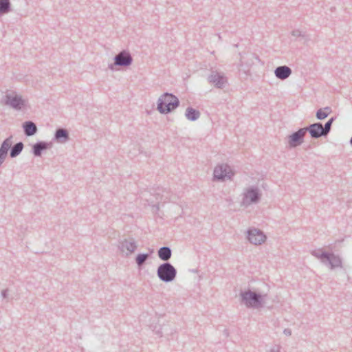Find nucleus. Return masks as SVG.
Instances as JSON below:
<instances>
[{
  "label": "nucleus",
  "mask_w": 352,
  "mask_h": 352,
  "mask_svg": "<svg viewBox=\"0 0 352 352\" xmlns=\"http://www.w3.org/2000/svg\"><path fill=\"white\" fill-rule=\"evenodd\" d=\"M23 146L24 145L22 142L15 144L12 147L10 146V157L14 158L17 157L23 151Z\"/></svg>",
  "instance_id": "nucleus-22"
},
{
  "label": "nucleus",
  "mask_w": 352,
  "mask_h": 352,
  "mask_svg": "<svg viewBox=\"0 0 352 352\" xmlns=\"http://www.w3.org/2000/svg\"><path fill=\"white\" fill-rule=\"evenodd\" d=\"M12 10L10 0H0V15L7 14Z\"/></svg>",
  "instance_id": "nucleus-25"
},
{
  "label": "nucleus",
  "mask_w": 352,
  "mask_h": 352,
  "mask_svg": "<svg viewBox=\"0 0 352 352\" xmlns=\"http://www.w3.org/2000/svg\"><path fill=\"white\" fill-rule=\"evenodd\" d=\"M23 129L26 136H32L37 132V126L32 121H25L23 124Z\"/></svg>",
  "instance_id": "nucleus-18"
},
{
  "label": "nucleus",
  "mask_w": 352,
  "mask_h": 352,
  "mask_svg": "<svg viewBox=\"0 0 352 352\" xmlns=\"http://www.w3.org/2000/svg\"><path fill=\"white\" fill-rule=\"evenodd\" d=\"M292 35L296 37H304L305 36V34H302V32L300 31L299 30H293L292 32Z\"/></svg>",
  "instance_id": "nucleus-29"
},
{
  "label": "nucleus",
  "mask_w": 352,
  "mask_h": 352,
  "mask_svg": "<svg viewBox=\"0 0 352 352\" xmlns=\"http://www.w3.org/2000/svg\"><path fill=\"white\" fill-rule=\"evenodd\" d=\"M12 145V136L6 138L1 144L0 147V166L5 161L8 152Z\"/></svg>",
  "instance_id": "nucleus-14"
},
{
  "label": "nucleus",
  "mask_w": 352,
  "mask_h": 352,
  "mask_svg": "<svg viewBox=\"0 0 352 352\" xmlns=\"http://www.w3.org/2000/svg\"><path fill=\"white\" fill-rule=\"evenodd\" d=\"M54 139L59 143H65L69 140V133L67 129L58 128L54 134Z\"/></svg>",
  "instance_id": "nucleus-17"
},
{
  "label": "nucleus",
  "mask_w": 352,
  "mask_h": 352,
  "mask_svg": "<svg viewBox=\"0 0 352 352\" xmlns=\"http://www.w3.org/2000/svg\"><path fill=\"white\" fill-rule=\"evenodd\" d=\"M118 66V65H115V62L113 63L109 64L108 67L111 71L116 70V67Z\"/></svg>",
  "instance_id": "nucleus-32"
},
{
  "label": "nucleus",
  "mask_w": 352,
  "mask_h": 352,
  "mask_svg": "<svg viewBox=\"0 0 352 352\" xmlns=\"http://www.w3.org/2000/svg\"><path fill=\"white\" fill-rule=\"evenodd\" d=\"M119 250L128 256L135 252L138 245L133 238L125 239L119 242Z\"/></svg>",
  "instance_id": "nucleus-9"
},
{
  "label": "nucleus",
  "mask_w": 352,
  "mask_h": 352,
  "mask_svg": "<svg viewBox=\"0 0 352 352\" xmlns=\"http://www.w3.org/2000/svg\"><path fill=\"white\" fill-rule=\"evenodd\" d=\"M52 143L51 142L38 141L33 144L32 153L35 157H40L44 151L52 148Z\"/></svg>",
  "instance_id": "nucleus-13"
},
{
  "label": "nucleus",
  "mask_w": 352,
  "mask_h": 352,
  "mask_svg": "<svg viewBox=\"0 0 352 352\" xmlns=\"http://www.w3.org/2000/svg\"><path fill=\"white\" fill-rule=\"evenodd\" d=\"M316 117L318 120H322L327 117V113H326L323 109L321 108L316 111Z\"/></svg>",
  "instance_id": "nucleus-28"
},
{
  "label": "nucleus",
  "mask_w": 352,
  "mask_h": 352,
  "mask_svg": "<svg viewBox=\"0 0 352 352\" xmlns=\"http://www.w3.org/2000/svg\"><path fill=\"white\" fill-rule=\"evenodd\" d=\"M179 105V99L173 94L164 93L157 100V109L162 114H167Z\"/></svg>",
  "instance_id": "nucleus-1"
},
{
  "label": "nucleus",
  "mask_w": 352,
  "mask_h": 352,
  "mask_svg": "<svg viewBox=\"0 0 352 352\" xmlns=\"http://www.w3.org/2000/svg\"><path fill=\"white\" fill-rule=\"evenodd\" d=\"M246 55L248 56L247 58L245 57V58L243 59V63H244L245 66H246V67H249V68L251 67V66L254 64L253 60L254 58L259 60L258 57L255 54L251 53V54H246Z\"/></svg>",
  "instance_id": "nucleus-26"
},
{
  "label": "nucleus",
  "mask_w": 352,
  "mask_h": 352,
  "mask_svg": "<svg viewBox=\"0 0 352 352\" xmlns=\"http://www.w3.org/2000/svg\"><path fill=\"white\" fill-rule=\"evenodd\" d=\"M154 207H155L157 210H159V206H158V204L155 205V206H154Z\"/></svg>",
  "instance_id": "nucleus-35"
},
{
  "label": "nucleus",
  "mask_w": 352,
  "mask_h": 352,
  "mask_svg": "<svg viewBox=\"0 0 352 352\" xmlns=\"http://www.w3.org/2000/svg\"><path fill=\"white\" fill-rule=\"evenodd\" d=\"M153 252V250H151L150 253L138 254L135 257V263L137 265L140 267H142L146 261L150 256V254Z\"/></svg>",
  "instance_id": "nucleus-24"
},
{
  "label": "nucleus",
  "mask_w": 352,
  "mask_h": 352,
  "mask_svg": "<svg viewBox=\"0 0 352 352\" xmlns=\"http://www.w3.org/2000/svg\"><path fill=\"white\" fill-rule=\"evenodd\" d=\"M292 72L291 68L286 65L277 67L274 70L276 77L280 80L287 79Z\"/></svg>",
  "instance_id": "nucleus-15"
},
{
  "label": "nucleus",
  "mask_w": 352,
  "mask_h": 352,
  "mask_svg": "<svg viewBox=\"0 0 352 352\" xmlns=\"http://www.w3.org/2000/svg\"><path fill=\"white\" fill-rule=\"evenodd\" d=\"M283 333L287 336H290L292 335V330L289 329H285L283 331Z\"/></svg>",
  "instance_id": "nucleus-33"
},
{
  "label": "nucleus",
  "mask_w": 352,
  "mask_h": 352,
  "mask_svg": "<svg viewBox=\"0 0 352 352\" xmlns=\"http://www.w3.org/2000/svg\"><path fill=\"white\" fill-rule=\"evenodd\" d=\"M157 255L162 261L167 262L171 258L172 250L170 247L163 246L158 250Z\"/></svg>",
  "instance_id": "nucleus-19"
},
{
  "label": "nucleus",
  "mask_w": 352,
  "mask_h": 352,
  "mask_svg": "<svg viewBox=\"0 0 352 352\" xmlns=\"http://www.w3.org/2000/svg\"><path fill=\"white\" fill-rule=\"evenodd\" d=\"M241 302L248 308H259L263 306V299L267 294L258 293L251 290L241 292L240 294Z\"/></svg>",
  "instance_id": "nucleus-2"
},
{
  "label": "nucleus",
  "mask_w": 352,
  "mask_h": 352,
  "mask_svg": "<svg viewBox=\"0 0 352 352\" xmlns=\"http://www.w3.org/2000/svg\"><path fill=\"white\" fill-rule=\"evenodd\" d=\"M8 289H3V290L1 291V296L3 298H7V296H8Z\"/></svg>",
  "instance_id": "nucleus-34"
},
{
  "label": "nucleus",
  "mask_w": 352,
  "mask_h": 352,
  "mask_svg": "<svg viewBox=\"0 0 352 352\" xmlns=\"http://www.w3.org/2000/svg\"><path fill=\"white\" fill-rule=\"evenodd\" d=\"M241 56L240 63L238 65L239 72L241 75H244L245 78L250 75V70L249 67H246L243 63V59L245 58V56L241 53H239Z\"/></svg>",
  "instance_id": "nucleus-21"
},
{
  "label": "nucleus",
  "mask_w": 352,
  "mask_h": 352,
  "mask_svg": "<svg viewBox=\"0 0 352 352\" xmlns=\"http://www.w3.org/2000/svg\"><path fill=\"white\" fill-rule=\"evenodd\" d=\"M261 198V193L257 186H251L244 189L242 194V200L241 206L247 208L252 204H256L259 202Z\"/></svg>",
  "instance_id": "nucleus-3"
},
{
  "label": "nucleus",
  "mask_w": 352,
  "mask_h": 352,
  "mask_svg": "<svg viewBox=\"0 0 352 352\" xmlns=\"http://www.w3.org/2000/svg\"><path fill=\"white\" fill-rule=\"evenodd\" d=\"M248 239L252 244L258 245L264 243L266 240V236L264 233L256 228L249 229L247 232Z\"/></svg>",
  "instance_id": "nucleus-8"
},
{
  "label": "nucleus",
  "mask_w": 352,
  "mask_h": 352,
  "mask_svg": "<svg viewBox=\"0 0 352 352\" xmlns=\"http://www.w3.org/2000/svg\"><path fill=\"white\" fill-rule=\"evenodd\" d=\"M163 192H164L166 195H162V199L164 197V201H166L167 200H172L170 197H168V192L166 190H163Z\"/></svg>",
  "instance_id": "nucleus-30"
},
{
  "label": "nucleus",
  "mask_w": 352,
  "mask_h": 352,
  "mask_svg": "<svg viewBox=\"0 0 352 352\" xmlns=\"http://www.w3.org/2000/svg\"><path fill=\"white\" fill-rule=\"evenodd\" d=\"M350 142L351 145H352V136H351V140H350V142Z\"/></svg>",
  "instance_id": "nucleus-37"
},
{
  "label": "nucleus",
  "mask_w": 352,
  "mask_h": 352,
  "mask_svg": "<svg viewBox=\"0 0 352 352\" xmlns=\"http://www.w3.org/2000/svg\"><path fill=\"white\" fill-rule=\"evenodd\" d=\"M200 115L201 113L198 110L190 107L186 109L185 113L186 119L190 121H195L198 120L200 117Z\"/></svg>",
  "instance_id": "nucleus-20"
},
{
  "label": "nucleus",
  "mask_w": 352,
  "mask_h": 352,
  "mask_svg": "<svg viewBox=\"0 0 352 352\" xmlns=\"http://www.w3.org/2000/svg\"><path fill=\"white\" fill-rule=\"evenodd\" d=\"M327 258L325 265H329L331 269L342 267V260L339 256L335 255L333 253H329Z\"/></svg>",
  "instance_id": "nucleus-16"
},
{
  "label": "nucleus",
  "mask_w": 352,
  "mask_h": 352,
  "mask_svg": "<svg viewBox=\"0 0 352 352\" xmlns=\"http://www.w3.org/2000/svg\"><path fill=\"white\" fill-rule=\"evenodd\" d=\"M306 133H307L303 127L289 135L287 137L289 146L290 148H296L298 146L301 145L304 142V138Z\"/></svg>",
  "instance_id": "nucleus-7"
},
{
  "label": "nucleus",
  "mask_w": 352,
  "mask_h": 352,
  "mask_svg": "<svg viewBox=\"0 0 352 352\" xmlns=\"http://www.w3.org/2000/svg\"><path fill=\"white\" fill-rule=\"evenodd\" d=\"M336 119V117H332L324 124V125H322V129L327 136L330 133L332 124Z\"/></svg>",
  "instance_id": "nucleus-27"
},
{
  "label": "nucleus",
  "mask_w": 352,
  "mask_h": 352,
  "mask_svg": "<svg viewBox=\"0 0 352 352\" xmlns=\"http://www.w3.org/2000/svg\"><path fill=\"white\" fill-rule=\"evenodd\" d=\"M322 109H323V110L324 111V112H325L326 113H327V116H328L331 113V111H331V107H324V108H322Z\"/></svg>",
  "instance_id": "nucleus-31"
},
{
  "label": "nucleus",
  "mask_w": 352,
  "mask_h": 352,
  "mask_svg": "<svg viewBox=\"0 0 352 352\" xmlns=\"http://www.w3.org/2000/svg\"><path fill=\"white\" fill-rule=\"evenodd\" d=\"M234 171L227 164H220L215 166L213 171V181L224 182L231 180L234 175Z\"/></svg>",
  "instance_id": "nucleus-5"
},
{
  "label": "nucleus",
  "mask_w": 352,
  "mask_h": 352,
  "mask_svg": "<svg viewBox=\"0 0 352 352\" xmlns=\"http://www.w3.org/2000/svg\"><path fill=\"white\" fill-rule=\"evenodd\" d=\"M311 254L318 259H320L322 263L326 264V260L328 258V252H323L321 249H318L311 251Z\"/></svg>",
  "instance_id": "nucleus-23"
},
{
  "label": "nucleus",
  "mask_w": 352,
  "mask_h": 352,
  "mask_svg": "<svg viewBox=\"0 0 352 352\" xmlns=\"http://www.w3.org/2000/svg\"><path fill=\"white\" fill-rule=\"evenodd\" d=\"M157 333L160 336H162V333L160 331H157Z\"/></svg>",
  "instance_id": "nucleus-36"
},
{
  "label": "nucleus",
  "mask_w": 352,
  "mask_h": 352,
  "mask_svg": "<svg viewBox=\"0 0 352 352\" xmlns=\"http://www.w3.org/2000/svg\"><path fill=\"white\" fill-rule=\"evenodd\" d=\"M113 60L119 67H129L133 63V57L128 51L122 50L114 56Z\"/></svg>",
  "instance_id": "nucleus-10"
},
{
  "label": "nucleus",
  "mask_w": 352,
  "mask_h": 352,
  "mask_svg": "<svg viewBox=\"0 0 352 352\" xmlns=\"http://www.w3.org/2000/svg\"><path fill=\"white\" fill-rule=\"evenodd\" d=\"M157 275L160 280L164 283L173 281L177 276L176 268L169 262L160 264L157 269Z\"/></svg>",
  "instance_id": "nucleus-4"
},
{
  "label": "nucleus",
  "mask_w": 352,
  "mask_h": 352,
  "mask_svg": "<svg viewBox=\"0 0 352 352\" xmlns=\"http://www.w3.org/2000/svg\"><path fill=\"white\" fill-rule=\"evenodd\" d=\"M207 80L217 89H223L228 84V78L225 74L212 68L207 77Z\"/></svg>",
  "instance_id": "nucleus-6"
},
{
  "label": "nucleus",
  "mask_w": 352,
  "mask_h": 352,
  "mask_svg": "<svg viewBox=\"0 0 352 352\" xmlns=\"http://www.w3.org/2000/svg\"><path fill=\"white\" fill-rule=\"evenodd\" d=\"M5 104L9 105L14 109L20 110L24 105V100L21 96L6 94L5 96Z\"/></svg>",
  "instance_id": "nucleus-12"
},
{
  "label": "nucleus",
  "mask_w": 352,
  "mask_h": 352,
  "mask_svg": "<svg viewBox=\"0 0 352 352\" xmlns=\"http://www.w3.org/2000/svg\"><path fill=\"white\" fill-rule=\"evenodd\" d=\"M305 131L309 132L310 136L313 139H318L321 137H327L322 129V124L321 122H315L304 127Z\"/></svg>",
  "instance_id": "nucleus-11"
}]
</instances>
